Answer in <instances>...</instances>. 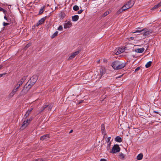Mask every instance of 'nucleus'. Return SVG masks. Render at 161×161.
<instances>
[{
    "mask_svg": "<svg viewBox=\"0 0 161 161\" xmlns=\"http://www.w3.org/2000/svg\"><path fill=\"white\" fill-rule=\"evenodd\" d=\"M126 64L119 61H115L113 62L112 64V67L115 69L118 70L121 69L125 67Z\"/></svg>",
    "mask_w": 161,
    "mask_h": 161,
    "instance_id": "f257e3e1",
    "label": "nucleus"
},
{
    "mask_svg": "<svg viewBox=\"0 0 161 161\" xmlns=\"http://www.w3.org/2000/svg\"><path fill=\"white\" fill-rule=\"evenodd\" d=\"M120 150V149L119 146L117 144H115L113 147L110 152L112 153H115L119 152Z\"/></svg>",
    "mask_w": 161,
    "mask_h": 161,
    "instance_id": "f03ea898",
    "label": "nucleus"
},
{
    "mask_svg": "<svg viewBox=\"0 0 161 161\" xmlns=\"http://www.w3.org/2000/svg\"><path fill=\"white\" fill-rule=\"evenodd\" d=\"M31 86L30 85H28V84H26L25 85L23 89L22 90L21 92V94H22V95H24L26 94L28 91L31 88Z\"/></svg>",
    "mask_w": 161,
    "mask_h": 161,
    "instance_id": "7ed1b4c3",
    "label": "nucleus"
},
{
    "mask_svg": "<svg viewBox=\"0 0 161 161\" xmlns=\"http://www.w3.org/2000/svg\"><path fill=\"white\" fill-rule=\"evenodd\" d=\"M31 120L32 119H27L26 121H24L22 124V125L20 128V129L21 130H23L25 129L30 123Z\"/></svg>",
    "mask_w": 161,
    "mask_h": 161,
    "instance_id": "20e7f679",
    "label": "nucleus"
},
{
    "mask_svg": "<svg viewBox=\"0 0 161 161\" xmlns=\"http://www.w3.org/2000/svg\"><path fill=\"white\" fill-rule=\"evenodd\" d=\"M134 3L135 2L134 0H130L124 6L125 7V8L127 10L131 7L134 5Z\"/></svg>",
    "mask_w": 161,
    "mask_h": 161,
    "instance_id": "39448f33",
    "label": "nucleus"
},
{
    "mask_svg": "<svg viewBox=\"0 0 161 161\" xmlns=\"http://www.w3.org/2000/svg\"><path fill=\"white\" fill-rule=\"evenodd\" d=\"M37 78V77L36 76H32L30 79L31 83H30L28 84V85H30L31 86V87L36 81Z\"/></svg>",
    "mask_w": 161,
    "mask_h": 161,
    "instance_id": "423d86ee",
    "label": "nucleus"
},
{
    "mask_svg": "<svg viewBox=\"0 0 161 161\" xmlns=\"http://www.w3.org/2000/svg\"><path fill=\"white\" fill-rule=\"evenodd\" d=\"M27 76H25L22 78L18 82L17 84L15 86H16L18 88L20 86H21L23 82L26 79Z\"/></svg>",
    "mask_w": 161,
    "mask_h": 161,
    "instance_id": "0eeeda50",
    "label": "nucleus"
},
{
    "mask_svg": "<svg viewBox=\"0 0 161 161\" xmlns=\"http://www.w3.org/2000/svg\"><path fill=\"white\" fill-rule=\"evenodd\" d=\"M125 51V49L119 48L118 49H116L115 50L114 53L116 55H118L121 53H122Z\"/></svg>",
    "mask_w": 161,
    "mask_h": 161,
    "instance_id": "6e6552de",
    "label": "nucleus"
},
{
    "mask_svg": "<svg viewBox=\"0 0 161 161\" xmlns=\"http://www.w3.org/2000/svg\"><path fill=\"white\" fill-rule=\"evenodd\" d=\"M80 50H78L77 51H76L71 54V55H70L69 58L68 59L69 60H71L73 59L74 58H75V57L78 54H79V53L80 52Z\"/></svg>",
    "mask_w": 161,
    "mask_h": 161,
    "instance_id": "1a4fd4ad",
    "label": "nucleus"
},
{
    "mask_svg": "<svg viewBox=\"0 0 161 161\" xmlns=\"http://www.w3.org/2000/svg\"><path fill=\"white\" fill-rule=\"evenodd\" d=\"M72 25V23L70 21L66 22L64 25V29L69 28Z\"/></svg>",
    "mask_w": 161,
    "mask_h": 161,
    "instance_id": "9d476101",
    "label": "nucleus"
},
{
    "mask_svg": "<svg viewBox=\"0 0 161 161\" xmlns=\"http://www.w3.org/2000/svg\"><path fill=\"white\" fill-rule=\"evenodd\" d=\"M46 17L42 18L39 20L36 24V26H38L39 25L42 24L45 21Z\"/></svg>",
    "mask_w": 161,
    "mask_h": 161,
    "instance_id": "9b49d317",
    "label": "nucleus"
},
{
    "mask_svg": "<svg viewBox=\"0 0 161 161\" xmlns=\"http://www.w3.org/2000/svg\"><path fill=\"white\" fill-rule=\"evenodd\" d=\"M6 13L5 14H4L5 15L4 17V19L7 20V22H10L11 21L13 22L14 20V18H10L9 17L8 18V16H7L6 15Z\"/></svg>",
    "mask_w": 161,
    "mask_h": 161,
    "instance_id": "f8f14e48",
    "label": "nucleus"
},
{
    "mask_svg": "<svg viewBox=\"0 0 161 161\" xmlns=\"http://www.w3.org/2000/svg\"><path fill=\"white\" fill-rule=\"evenodd\" d=\"M50 137L49 134H46L41 136L40 139L42 141L46 140Z\"/></svg>",
    "mask_w": 161,
    "mask_h": 161,
    "instance_id": "ddd939ff",
    "label": "nucleus"
},
{
    "mask_svg": "<svg viewBox=\"0 0 161 161\" xmlns=\"http://www.w3.org/2000/svg\"><path fill=\"white\" fill-rule=\"evenodd\" d=\"M45 104L47 106V110L49 111H51L53 106V104L51 103L48 104L47 103H46Z\"/></svg>",
    "mask_w": 161,
    "mask_h": 161,
    "instance_id": "4468645a",
    "label": "nucleus"
},
{
    "mask_svg": "<svg viewBox=\"0 0 161 161\" xmlns=\"http://www.w3.org/2000/svg\"><path fill=\"white\" fill-rule=\"evenodd\" d=\"M147 29H146L145 31H144L145 32L143 34V36H146L150 35L151 34L152 32L150 31H147Z\"/></svg>",
    "mask_w": 161,
    "mask_h": 161,
    "instance_id": "2eb2a0df",
    "label": "nucleus"
},
{
    "mask_svg": "<svg viewBox=\"0 0 161 161\" xmlns=\"http://www.w3.org/2000/svg\"><path fill=\"white\" fill-rule=\"evenodd\" d=\"M101 130L102 132L104 135H106V132L105 131V128L104 125L103 124H102L101 125Z\"/></svg>",
    "mask_w": 161,
    "mask_h": 161,
    "instance_id": "dca6fc26",
    "label": "nucleus"
},
{
    "mask_svg": "<svg viewBox=\"0 0 161 161\" xmlns=\"http://www.w3.org/2000/svg\"><path fill=\"white\" fill-rule=\"evenodd\" d=\"M18 89V88H17L16 86H15V87L13 90L12 92L10 93V95H12V96H13L15 94V92L17 91Z\"/></svg>",
    "mask_w": 161,
    "mask_h": 161,
    "instance_id": "f3484780",
    "label": "nucleus"
},
{
    "mask_svg": "<svg viewBox=\"0 0 161 161\" xmlns=\"http://www.w3.org/2000/svg\"><path fill=\"white\" fill-rule=\"evenodd\" d=\"M125 10H126V8H125V7L123 6L121 8H120L118 11H117V14H119L120 13L123 12V11Z\"/></svg>",
    "mask_w": 161,
    "mask_h": 161,
    "instance_id": "a211bd4d",
    "label": "nucleus"
},
{
    "mask_svg": "<svg viewBox=\"0 0 161 161\" xmlns=\"http://www.w3.org/2000/svg\"><path fill=\"white\" fill-rule=\"evenodd\" d=\"M79 18V17L78 15H75L72 16V20L73 21H76L78 20Z\"/></svg>",
    "mask_w": 161,
    "mask_h": 161,
    "instance_id": "6ab92c4d",
    "label": "nucleus"
},
{
    "mask_svg": "<svg viewBox=\"0 0 161 161\" xmlns=\"http://www.w3.org/2000/svg\"><path fill=\"white\" fill-rule=\"evenodd\" d=\"M144 50V48L143 47L138 48L135 50V51L137 53H142Z\"/></svg>",
    "mask_w": 161,
    "mask_h": 161,
    "instance_id": "aec40b11",
    "label": "nucleus"
},
{
    "mask_svg": "<svg viewBox=\"0 0 161 161\" xmlns=\"http://www.w3.org/2000/svg\"><path fill=\"white\" fill-rule=\"evenodd\" d=\"M100 75L101 77H102V76L105 74V69H104L101 68L100 69Z\"/></svg>",
    "mask_w": 161,
    "mask_h": 161,
    "instance_id": "412c9836",
    "label": "nucleus"
},
{
    "mask_svg": "<svg viewBox=\"0 0 161 161\" xmlns=\"http://www.w3.org/2000/svg\"><path fill=\"white\" fill-rule=\"evenodd\" d=\"M46 6H42L41 9H40V10H39V14H42L44 11V9L45 8Z\"/></svg>",
    "mask_w": 161,
    "mask_h": 161,
    "instance_id": "4be33fe9",
    "label": "nucleus"
},
{
    "mask_svg": "<svg viewBox=\"0 0 161 161\" xmlns=\"http://www.w3.org/2000/svg\"><path fill=\"white\" fill-rule=\"evenodd\" d=\"M47 105H45V104H44L43 106L42 107L41 109H40L39 110V113H41L42 112L43 110H44V109L47 108Z\"/></svg>",
    "mask_w": 161,
    "mask_h": 161,
    "instance_id": "5701e85b",
    "label": "nucleus"
},
{
    "mask_svg": "<svg viewBox=\"0 0 161 161\" xmlns=\"http://www.w3.org/2000/svg\"><path fill=\"white\" fill-rule=\"evenodd\" d=\"M115 140L118 142H122V139L121 137H119V136H117L115 139Z\"/></svg>",
    "mask_w": 161,
    "mask_h": 161,
    "instance_id": "b1692460",
    "label": "nucleus"
},
{
    "mask_svg": "<svg viewBox=\"0 0 161 161\" xmlns=\"http://www.w3.org/2000/svg\"><path fill=\"white\" fill-rule=\"evenodd\" d=\"M143 158V154L142 153H140L138 154L137 156V158L138 160H141Z\"/></svg>",
    "mask_w": 161,
    "mask_h": 161,
    "instance_id": "393cba45",
    "label": "nucleus"
},
{
    "mask_svg": "<svg viewBox=\"0 0 161 161\" xmlns=\"http://www.w3.org/2000/svg\"><path fill=\"white\" fill-rule=\"evenodd\" d=\"M119 155L121 159H123L125 158V156L122 153H119Z\"/></svg>",
    "mask_w": 161,
    "mask_h": 161,
    "instance_id": "a878e982",
    "label": "nucleus"
},
{
    "mask_svg": "<svg viewBox=\"0 0 161 161\" xmlns=\"http://www.w3.org/2000/svg\"><path fill=\"white\" fill-rule=\"evenodd\" d=\"M146 30V28L143 29L142 30H136L135 31H132V33H136L137 32H141L144 31H145V30Z\"/></svg>",
    "mask_w": 161,
    "mask_h": 161,
    "instance_id": "bb28decb",
    "label": "nucleus"
},
{
    "mask_svg": "<svg viewBox=\"0 0 161 161\" xmlns=\"http://www.w3.org/2000/svg\"><path fill=\"white\" fill-rule=\"evenodd\" d=\"M152 64V62L150 61L148 62L145 65V67L146 68H148L150 67Z\"/></svg>",
    "mask_w": 161,
    "mask_h": 161,
    "instance_id": "cd10ccee",
    "label": "nucleus"
},
{
    "mask_svg": "<svg viewBox=\"0 0 161 161\" xmlns=\"http://www.w3.org/2000/svg\"><path fill=\"white\" fill-rule=\"evenodd\" d=\"M58 32L56 31L54 33H53L51 36V38H53L58 35Z\"/></svg>",
    "mask_w": 161,
    "mask_h": 161,
    "instance_id": "c85d7f7f",
    "label": "nucleus"
},
{
    "mask_svg": "<svg viewBox=\"0 0 161 161\" xmlns=\"http://www.w3.org/2000/svg\"><path fill=\"white\" fill-rule=\"evenodd\" d=\"M65 14L63 12H61L59 14V16L61 18L63 19L65 16Z\"/></svg>",
    "mask_w": 161,
    "mask_h": 161,
    "instance_id": "c756f323",
    "label": "nucleus"
},
{
    "mask_svg": "<svg viewBox=\"0 0 161 161\" xmlns=\"http://www.w3.org/2000/svg\"><path fill=\"white\" fill-rule=\"evenodd\" d=\"M73 9L74 10L76 11L79 9V7L77 5H75L73 6Z\"/></svg>",
    "mask_w": 161,
    "mask_h": 161,
    "instance_id": "7c9ffc66",
    "label": "nucleus"
},
{
    "mask_svg": "<svg viewBox=\"0 0 161 161\" xmlns=\"http://www.w3.org/2000/svg\"><path fill=\"white\" fill-rule=\"evenodd\" d=\"M1 11H2L4 14H5L7 12V11L6 10L0 7V12Z\"/></svg>",
    "mask_w": 161,
    "mask_h": 161,
    "instance_id": "2f4dec72",
    "label": "nucleus"
},
{
    "mask_svg": "<svg viewBox=\"0 0 161 161\" xmlns=\"http://www.w3.org/2000/svg\"><path fill=\"white\" fill-rule=\"evenodd\" d=\"M111 144V143H107V150H109L110 149Z\"/></svg>",
    "mask_w": 161,
    "mask_h": 161,
    "instance_id": "473e14b6",
    "label": "nucleus"
},
{
    "mask_svg": "<svg viewBox=\"0 0 161 161\" xmlns=\"http://www.w3.org/2000/svg\"><path fill=\"white\" fill-rule=\"evenodd\" d=\"M30 114V113L28 112V111H27V112H26L25 114L24 115V117L25 118H26Z\"/></svg>",
    "mask_w": 161,
    "mask_h": 161,
    "instance_id": "72a5a7b5",
    "label": "nucleus"
},
{
    "mask_svg": "<svg viewBox=\"0 0 161 161\" xmlns=\"http://www.w3.org/2000/svg\"><path fill=\"white\" fill-rule=\"evenodd\" d=\"M109 14V11H106L103 14V17H105L108 14Z\"/></svg>",
    "mask_w": 161,
    "mask_h": 161,
    "instance_id": "f704fd0d",
    "label": "nucleus"
},
{
    "mask_svg": "<svg viewBox=\"0 0 161 161\" xmlns=\"http://www.w3.org/2000/svg\"><path fill=\"white\" fill-rule=\"evenodd\" d=\"M58 30L59 31H61L63 30V28L62 25H60L58 28Z\"/></svg>",
    "mask_w": 161,
    "mask_h": 161,
    "instance_id": "c9c22d12",
    "label": "nucleus"
},
{
    "mask_svg": "<svg viewBox=\"0 0 161 161\" xmlns=\"http://www.w3.org/2000/svg\"><path fill=\"white\" fill-rule=\"evenodd\" d=\"M160 6H159V4H157L156 5L154 6V7H153V9H155L158 8Z\"/></svg>",
    "mask_w": 161,
    "mask_h": 161,
    "instance_id": "e433bc0d",
    "label": "nucleus"
},
{
    "mask_svg": "<svg viewBox=\"0 0 161 161\" xmlns=\"http://www.w3.org/2000/svg\"><path fill=\"white\" fill-rule=\"evenodd\" d=\"M110 139H111L110 137H108L107 138V140L106 141V142L107 143H111V142H110Z\"/></svg>",
    "mask_w": 161,
    "mask_h": 161,
    "instance_id": "4c0bfd02",
    "label": "nucleus"
},
{
    "mask_svg": "<svg viewBox=\"0 0 161 161\" xmlns=\"http://www.w3.org/2000/svg\"><path fill=\"white\" fill-rule=\"evenodd\" d=\"M8 18H13V17H12V14H8Z\"/></svg>",
    "mask_w": 161,
    "mask_h": 161,
    "instance_id": "58836bf2",
    "label": "nucleus"
},
{
    "mask_svg": "<svg viewBox=\"0 0 161 161\" xmlns=\"http://www.w3.org/2000/svg\"><path fill=\"white\" fill-rule=\"evenodd\" d=\"M3 25L4 26H6L7 25H9V24L8 23H5V22H3Z\"/></svg>",
    "mask_w": 161,
    "mask_h": 161,
    "instance_id": "ea45409f",
    "label": "nucleus"
},
{
    "mask_svg": "<svg viewBox=\"0 0 161 161\" xmlns=\"http://www.w3.org/2000/svg\"><path fill=\"white\" fill-rule=\"evenodd\" d=\"M140 69V67H137L135 69V72L139 70Z\"/></svg>",
    "mask_w": 161,
    "mask_h": 161,
    "instance_id": "a19ab883",
    "label": "nucleus"
},
{
    "mask_svg": "<svg viewBox=\"0 0 161 161\" xmlns=\"http://www.w3.org/2000/svg\"><path fill=\"white\" fill-rule=\"evenodd\" d=\"M31 45V43H29L27 44L26 46H25V48H28Z\"/></svg>",
    "mask_w": 161,
    "mask_h": 161,
    "instance_id": "79ce46f5",
    "label": "nucleus"
},
{
    "mask_svg": "<svg viewBox=\"0 0 161 161\" xmlns=\"http://www.w3.org/2000/svg\"><path fill=\"white\" fill-rule=\"evenodd\" d=\"M83 11V10L80 9L79 11H78V13L79 14H80L82 13V12Z\"/></svg>",
    "mask_w": 161,
    "mask_h": 161,
    "instance_id": "37998d69",
    "label": "nucleus"
},
{
    "mask_svg": "<svg viewBox=\"0 0 161 161\" xmlns=\"http://www.w3.org/2000/svg\"><path fill=\"white\" fill-rule=\"evenodd\" d=\"M32 110H33V108H31L29 109L27 111L31 113V112Z\"/></svg>",
    "mask_w": 161,
    "mask_h": 161,
    "instance_id": "c03bdc74",
    "label": "nucleus"
},
{
    "mask_svg": "<svg viewBox=\"0 0 161 161\" xmlns=\"http://www.w3.org/2000/svg\"><path fill=\"white\" fill-rule=\"evenodd\" d=\"M100 161H107V160L104 158H102L100 160Z\"/></svg>",
    "mask_w": 161,
    "mask_h": 161,
    "instance_id": "a18cd8bd",
    "label": "nucleus"
},
{
    "mask_svg": "<svg viewBox=\"0 0 161 161\" xmlns=\"http://www.w3.org/2000/svg\"><path fill=\"white\" fill-rule=\"evenodd\" d=\"M123 75H120V76H118V77H116V79H117V78H120Z\"/></svg>",
    "mask_w": 161,
    "mask_h": 161,
    "instance_id": "49530a36",
    "label": "nucleus"
},
{
    "mask_svg": "<svg viewBox=\"0 0 161 161\" xmlns=\"http://www.w3.org/2000/svg\"><path fill=\"white\" fill-rule=\"evenodd\" d=\"M153 112L154 113H156V114H158V113H159L158 111H154Z\"/></svg>",
    "mask_w": 161,
    "mask_h": 161,
    "instance_id": "de8ad7c7",
    "label": "nucleus"
},
{
    "mask_svg": "<svg viewBox=\"0 0 161 161\" xmlns=\"http://www.w3.org/2000/svg\"><path fill=\"white\" fill-rule=\"evenodd\" d=\"M73 132V130H71L70 132H69V133H71Z\"/></svg>",
    "mask_w": 161,
    "mask_h": 161,
    "instance_id": "09e8293b",
    "label": "nucleus"
},
{
    "mask_svg": "<svg viewBox=\"0 0 161 161\" xmlns=\"http://www.w3.org/2000/svg\"><path fill=\"white\" fill-rule=\"evenodd\" d=\"M158 4H159V6H161V1L159 3H158Z\"/></svg>",
    "mask_w": 161,
    "mask_h": 161,
    "instance_id": "8fccbe9b",
    "label": "nucleus"
},
{
    "mask_svg": "<svg viewBox=\"0 0 161 161\" xmlns=\"http://www.w3.org/2000/svg\"><path fill=\"white\" fill-rule=\"evenodd\" d=\"M3 75V74H0V77H1Z\"/></svg>",
    "mask_w": 161,
    "mask_h": 161,
    "instance_id": "3c124183",
    "label": "nucleus"
},
{
    "mask_svg": "<svg viewBox=\"0 0 161 161\" xmlns=\"http://www.w3.org/2000/svg\"><path fill=\"white\" fill-rule=\"evenodd\" d=\"M3 66L2 65H0V69L3 67Z\"/></svg>",
    "mask_w": 161,
    "mask_h": 161,
    "instance_id": "603ef678",
    "label": "nucleus"
},
{
    "mask_svg": "<svg viewBox=\"0 0 161 161\" xmlns=\"http://www.w3.org/2000/svg\"><path fill=\"white\" fill-rule=\"evenodd\" d=\"M82 101H80L79 102V103H82Z\"/></svg>",
    "mask_w": 161,
    "mask_h": 161,
    "instance_id": "864d4df0",
    "label": "nucleus"
},
{
    "mask_svg": "<svg viewBox=\"0 0 161 161\" xmlns=\"http://www.w3.org/2000/svg\"><path fill=\"white\" fill-rule=\"evenodd\" d=\"M99 60L98 61V62H99Z\"/></svg>",
    "mask_w": 161,
    "mask_h": 161,
    "instance_id": "5fc2aeb1",
    "label": "nucleus"
},
{
    "mask_svg": "<svg viewBox=\"0 0 161 161\" xmlns=\"http://www.w3.org/2000/svg\"><path fill=\"white\" fill-rule=\"evenodd\" d=\"M160 11H161V9L160 10Z\"/></svg>",
    "mask_w": 161,
    "mask_h": 161,
    "instance_id": "6e6d98bb",
    "label": "nucleus"
}]
</instances>
